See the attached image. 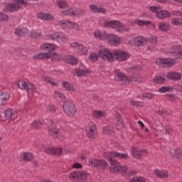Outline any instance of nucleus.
Segmentation results:
<instances>
[{
    "label": "nucleus",
    "instance_id": "39",
    "mask_svg": "<svg viewBox=\"0 0 182 182\" xmlns=\"http://www.w3.org/2000/svg\"><path fill=\"white\" fill-rule=\"evenodd\" d=\"M23 157L26 161H31V160L33 159V155L29 152H23Z\"/></svg>",
    "mask_w": 182,
    "mask_h": 182
},
{
    "label": "nucleus",
    "instance_id": "1",
    "mask_svg": "<svg viewBox=\"0 0 182 182\" xmlns=\"http://www.w3.org/2000/svg\"><path fill=\"white\" fill-rule=\"evenodd\" d=\"M105 159H107L110 163L111 166L109 168V171L111 173H117L118 174H122L125 177H130V176L136 175V171H131L127 172L129 168L126 166H122L120 162L116 161L112 157H116L117 159H122V160H127L129 159V154L117 153L115 151L111 152H105L103 154Z\"/></svg>",
    "mask_w": 182,
    "mask_h": 182
},
{
    "label": "nucleus",
    "instance_id": "14",
    "mask_svg": "<svg viewBox=\"0 0 182 182\" xmlns=\"http://www.w3.org/2000/svg\"><path fill=\"white\" fill-rule=\"evenodd\" d=\"M18 87L21 89V90H31V92H34L35 85L30 82H26L23 80H20L18 82Z\"/></svg>",
    "mask_w": 182,
    "mask_h": 182
},
{
    "label": "nucleus",
    "instance_id": "2",
    "mask_svg": "<svg viewBox=\"0 0 182 182\" xmlns=\"http://www.w3.org/2000/svg\"><path fill=\"white\" fill-rule=\"evenodd\" d=\"M105 28H111V29H114L116 32H123L124 31V24L119 21H105L104 23Z\"/></svg>",
    "mask_w": 182,
    "mask_h": 182
},
{
    "label": "nucleus",
    "instance_id": "4",
    "mask_svg": "<svg viewBox=\"0 0 182 182\" xmlns=\"http://www.w3.org/2000/svg\"><path fill=\"white\" fill-rule=\"evenodd\" d=\"M130 58V54L126 51L115 50L112 52V60H118V62H124Z\"/></svg>",
    "mask_w": 182,
    "mask_h": 182
},
{
    "label": "nucleus",
    "instance_id": "44",
    "mask_svg": "<svg viewBox=\"0 0 182 182\" xmlns=\"http://www.w3.org/2000/svg\"><path fill=\"white\" fill-rule=\"evenodd\" d=\"M42 36V33H38L36 31H32L31 33V38L32 39H39Z\"/></svg>",
    "mask_w": 182,
    "mask_h": 182
},
{
    "label": "nucleus",
    "instance_id": "57",
    "mask_svg": "<svg viewBox=\"0 0 182 182\" xmlns=\"http://www.w3.org/2000/svg\"><path fill=\"white\" fill-rule=\"evenodd\" d=\"M171 14L173 16H176V17L181 16V17H182V11H172Z\"/></svg>",
    "mask_w": 182,
    "mask_h": 182
},
{
    "label": "nucleus",
    "instance_id": "46",
    "mask_svg": "<svg viewBox=\"0 0 182 182\" xmlns=\"http://www.w3.org/2000/svg\"><path fill=\"white\" fill-rule=\"evenodd\" d=\"M92 114L96 119H99V117H105V113L102 111H93Z\"/></svg>",
    "mask_w": 182,
    "mask_h": 182
},
{
    "label": "nucleus",
    "instance_id": "9",
    "mask_svg": "<svg viewBox=\"0 0 182 182\" xmlns=\"http://www.w3.org/2000/svg\"><path fill=\"white\" fill-rule=\"evenodd\" d=\"M88 164L91 167H97V168H106V167H107V162H106V161L96 159H90Z\"/></svg>",
    "mask_w": 182,
    "mask_h": 182
},
{
    "label": "nucleus",
    "instance_id": "55",
    "mask_svg": "<svg viewBox=\"0 0 182 182\" xmlns=\"http://www.w3.org/2000/svg\"><path fill=\"white\" fill-rule=\"evenodd\" d=\"M97 55L95 53H92L90 55L89 59L90 60H92V62H96L97 60Z\"/></svg>",
    "mask_w": 182,
    "mask_h": 182
},
{
    "label": "nucleus",
    "instance_id": "49",
    "mask_svg": "<svg viewBox=\"0 0 182 182\" xmlns=\"http://www.w3.org/2000/svg\"><path fill=\"white\" fill-rule=\"evenodd\" d=\"M9 19L8 15L0 11V22H7Z\"/></svg>",
    "mask_w": 182,
    "mask_h": 182
},
{
    "label": "nucleus",
    "instance_id": "33",
    "mask_svg": "<svg viewBox=\"0 0 182 182\" xmlns=\"http://www.w3.org/2000/svg\"><path fill=\"white\" fill-rule=\"evenodd\" d=\"M146 38L144 37L139 36L135 39V45L136 46H144V45H146Z\"/></svg>",
    "mask_w": 182,
    "mask_h": 182
},
{
    "label": "nucleus",
    "instance_id": "22",
    "mask_svg": "<svg viewBox=\"0 0 182 182\" xmlns=\"http://www.w3.org/2000/svg\"><path fill=\"white\" fill-rule=\"evenodd\" d=\"M90 9L92 11V12H96L97 14H106L107 10L103 7H99L96 4L90 5Z\"/></svg>",
    "mask_w": 182,
    "mask_h": 182
},
{
    "label": "nucleus",
    "instance_id": "42",
    "mask_svg": "<svg viewBox=\"0 0 182 182\" xmlns=\"http://www.w3.org/2000/svg\"><path fill=\"white\" fill-rule=\"evenodd\" d=\"M154 81L157 85H161V83H164V82H166V78L163 76H157L154 79Z\"/></svg>",
    "mask_w": 182,
    "mask_h": 182
},
{
    "label": "nucleus",
    "instance_id": "50",
    "mask_svg": "<svg viewBox=\"0 0 182 182\" xmlns=\"http://www.w3.org/2000/svg\"><path fill=\"white\" fill-rule=\"evenodd\" d=\"M171 88L169 86H163L159 89V92L161 93H166V92H171Z\"/></svg>",
    "mask_w": 182,
    "mask_h": 182
},
{
    "label": "nucleus",
    "instance_id": "17",
    "mask_svg": "<svg viewBox=\"0 0 182 182\" xmlns=\"http://www.w3.org/2000/svg\"><path fill=\"white\" fill-rule=\"evenodd\" d=\"M132 151L135 159H140L141 156H147V151L146 149H137L136 147L132 148Z\"/></svg>",
    "mask_w": 182,
    "mask_h": 182
},
{
    "label": "nucleus",
    "instance_id": "61",
    "mask_svg": "<svg viewBox=\"0 0 182 182\" xmlns=\"http://www.w3.org/2000/svg\"><path fill=\"white\" fill-rule=\"evenodd\" d=\"M156 113H157V114H159V116H163L164 114H166V111L163 110V109H159L155 111Z\"/></svg>",
    "mask_w": 182,
    "mask_h": 182
},
{
    "label": "nucleus",
    "instance_id": "59",
    "mask_svg": "<svg viewBox=\"0 0 182 182\" xmlns=\"http://www.w3.org/2000/svg\"><path fill=\"white\" fill-rule=\"evenodd\" d=\"M48 110L50 112V113H56V107L53 105H49L48 107Z\"/></svg>",
    "mask_w": 182,
    "mask_h": 182
},
{
    "label": "nucleus",
    "instance_id": "3",
    "mask_svg": "<svg viewBox=\"0 0 182 182\" xmlns=\"http://www.w3.org/2000/svg\"><path fill=\"white\" fill-rule=\"evenodd\" d=\"M63 109L68 117H73L75 114H76V107L71 101H65L63 102Z\"/></svg>",
    "mask_w": 182,
    "mask_h": 182
},
{
    "label": "nucleus",
    "instance_id": "45",
    "mask_svg": "<svg viewBox=\"0 0 182 182\" xmlns=\"http://www.w3.org/2000/svg\"><path fill=\"white\" fill-rule=\"evenodd\" d=\"M160 9H161V7L160 6H149V11H151V12H153L154 14H156V15H157L158 12L160 11Z\"/></svg>",
    "mask_w": 182,
    "mask_h": 182
},
{
    "label": "nucleus",
    "instance_id": "53",
    "mask_svg": "<svg viewBox=\"0 0 182 182\" xmlns=\"http://www.w3.org/2000/svg\"><path fill=\"white\" fill-rule=\"evenodd\" d=\"M54 95L55 97H58V99H61V100H65V95L58 91H55L54 92Z\"/></svg>",
    "mask_w": 182,
    "mask_h": 182
},
{
    "label": "nucleus",
    "instance_id": "47",
    "mask_svg": "<svg viewBox=\"0 0 182 182\" xmlns=\"http://www.w3.org/2000/svg\"><path fill=\"white\" fill-rule=\"evenodd\" d=\"M139 26H147V25H151V21H146V20H139L137 23Z\"/></svg>",
    "mask_w": 182,
    "mask_h": 182
},
{
    "label": "nucleus",
    "instance_id": "10",
    "mask_svg": "<svg viewBox=\"0 0 182 182\" xmlns=\"http://www.w3.org/2000/svg\"><path fill=\"white\" fill-rule=\"evenodd\" d=\"M48 134L54 137V139H58V140H62L63 139V135L60 132V129L54 126L48 127Z\"/></svg>",
    "mask_w": 182,
    "mask_h": 182
},
{
    "label": "nucleus",
    "instance_id": "32",
    "mask_svg": "<svg viewBox=\"0 0 182 182\" xmlns=\"http://www.w3.org/2000/svg\"><path fill=\"white\" fill-rule=\"evenodd\" d=\"M50 55V59H51L52 62H59L62 59V56L56 53H48Z\"/></svg>",
    "mask_w": 182,
    "mask_h": 182
},
{
    "label": "nucleus",
    "instance_id": "34",
    "mask_svg": "<svg viewBox=\"0 0 182 182\" xmlns=\"http://www.w3.org/2000/svg\"><path fill=\"white\" fill-rule=\"evenodd\" d=\"M76 76L80 77V76H85L87 73H92V72L90 70H80L79 68H76L75 70Z\"/></svg>",
    "mask_w": 182,
    "mask_h": 182
},
{
    "label": "nucleus",
    "instance_id": "28",
    "mask_svg": "<svg viewBox=\"0 0 182 182\" xmlns=\"http://www.w3.org/2000/svg\"><path fill=\"white\" fill-rule=\"evenodd\" d=\"M33 59H36V60H40L41 59H50V54H49V53H41L34 55Z\"/></svg>",
    "mask_w": 182,
    "mask_h": 182
},
{
    "label": "nucleus",
    "instance_id": "24",
    "mask_svg": "<svg viewBox=\"0 0 182 182\" xmlns=\"http://www.w3.org/2000/svg\"><path fill=\"white\" fill-rule=\"evenodd\" d=\"M57 46L55 44L45 43L41 46V50H47L48 53H50V52H53V50H55Z\"/></svg>",
    "mask_w": 182,
    "mask_h": 182
},
{
    "label": "nucleus",
    "instance_id": "23",
    "mask_svg": "<svg viewBox=\"0 0 182 182\" xmlns=\"http://www.w3.org/2000/svg\"><path fill=\"white\" fill-rule=\"evenodd\" d=\"M61 14L63 16H75L76 15V8L71 7L67 10L61 11Z\"/></svg>",
    "mask_w": 182,
    "mask_h": 182
},
{
    "label": "nucleus",
    "instance_id": "35",
    "mask_svg": "<svg viewBox=\"0 0 182 182\" xmlns=\"http://www.w3.org/2000/svg\"><path fill=\"white\" fill-rule=\"evenodd\" d=\"M57 6H58L60 9H68V8H69V4L65 0H59L57 1Z\"/></svg>",
    "mask_w": 182,
    "mask_h": 182
},
{
    "label": "nucleus",
    "instance_id": "40",
    "mask_svg": "<svg viewBox=\"0 0 182 182\" xmlns=\"http://www.w3.org/2000/svg\"><path fill=\"white\" fill-rule=\"evenodd\" d=\"M60 35H62V33L60 32H54L50 35V38L52 41H58V39H60Z\"/></svg>",
    "mask_w": 182,
    "mask_h": 182
},
{
    "label": "nucleus",
    "instance_id": "63",
    "mask_svg": "<svg viewBox=\"0 0 182 182\" xmlns=\"http://www.w3.org/2000/svg\"><path fill=\"white\" fill-rule=\"evenodd\" d=\"M82 164L79 163H75L73 166V168H82Z\"/></svg>",
    "mask_w": 182,
    "mask_h": 182
},
{
    "label": "nucleus",
    "instance_id": "64",
    "mask_svg": "<svg viewBox=\"0 0 182 182\" xmlns=\"http://www.w3.org/2000/svg\"><path fill=\"white\" fill-rule=\"evenodd\" d=\"M146 97L151 100V99H153V95L151 93H148L146 95Z\"/></svg>",
    "mask_w": 182,
    "mask_h": 182
},
{
    "label": "nucleus",
    "instance_id": "5",
    "mask_svg": "<svg viewBox=\"0 0 182 182\" xmlns=\"http://www.w3.org/2000/svg\"><path fill=\"white\" fill-rule=\"evenodd\" d=\"M89 173L85 171H73L70 173L69 178L72 181H80V180H86Z\"/></svg>",
    "mask_w": 182,
    "mask_h": 182
},
{
    "label": "nucleus",
    "instance_id": "37",
    "mask_svg": "<svg viewBox=\"0 0 182 182\" xmlns=\"http://www.w3.org/2000/svg\"><path fill=\"white\" fill-rule=\"evenodd\" d=\"M63 89H65V90H75V88H73V85L69 83L68 81L63 82Z\"/></svg>",
    "mask_w": 182,
    "mask_h": 182
},
{
    "label": "nucleus",
    "instance_id": "7",
    "mask_svg": "<svg viewBox=\"0 0 182 182\" xmlns=\"http://www.w3.org/2000/svg\"><path fill=\"white\" fill-rule=\"evenodd\" d=\"M98 56L102 58L104 60H109L112 62L113 60V53H111L109 49L106 48H101L98 52Z\"/></svg>",
    "mask_w": 182,
    "mask_h": 182
},
{
    "label": "nucleus",
    "instance_id": "30",
    "mask_svg": "<svg viewBox=\"0 0 182 182\" xmlns=\"http://www.w3.org/2000/svg\"><path fill=\"white\" fill-rule=\"evenodd\" d=\"M95 38L99 39L100 41H105L106 40V33H103L99 30H97L94 32Z\"/></svg>",
    "mask_w": 182,
    "mask_h": 182
},
{
    "label": "nucleus",
    "instance_id": "16",
    "mask_svg": "<svg viewBox=\"0 0 182 182\" xmlns=\"http://www.w3.org/2000/svg\"><path fill=\"white\" fill-rule=\"evenodd\" d=\"M156 64L161 68H171L174 65L170 58H161L156 61Z\"/></svg>",
    "mask_w": 182,
    "mask_h": 182
},
{
    "label": "nucleus",
    "instance_id": "20",
    "mask_svg": "<svg viewBox=\"0 0 182 182\" xmlns=\"http://www.w3.org/2000/svg\"><path fill=\"white\" fill-rule=\"evenodd\" d=\"M9 99H11V95L8 92H2L0 95V106H5Z\"/></svg>",
    "mask_w": 182,
    "mask_h": 182
},
{
    "label": "nucleus",
    "instance_id": "25",
    "mask_svg": "<svg viewBox=\"0 0 182 182\" xmlns=\"http://www.w3.org/2000/svg\"><path fill=\"white\" fill-rule=\"evenodd\" d=\"M154 173L159 178H167L168 177V172L167 171L155 169Z\"/></svg>",
    "mask_w": 182,
    "mask_h": 182
},
{
    "label": "nucleus",
    "instance_id": "52",
    "mask_svg": "<svg viewBox=\"0 0 182 182\" xmlns=\"http://www.w3.org/2000/svg\"><path fill=\"white\" fill-rule=\"evenodd\" d=\"M116 122L117 124H122V126H124V123H123V118H122L120 114H117L116 116Z\"/></svg>",
    "mask_w": 182,
    "mask_h": 182
},
{
    "label": "nucleus",
    "instance_id": "31",
    "mask_svg": "<svg viewBox=\"0 0 182 182\" xmlns=\"http://www.w3.org/2000/svg\"><path fill=\"white\" fill-rule=\"evenodd\" d=\"M159 29L161 32H168L170 31V24L164 22L160 23L159 24Z\"/></svg>",
    "mask_w": 182,
    "mask_h": 182
},
{
    "label": "nucleus",
    "instance_id": "26",
    "mask_svg": "<svg viewBox=\"0 0 182 182\" xmlns=\"http://www.w3.org/2000/svg\"><path fill=\"white\" fill-rule=\"evenodd\" d=\"M15 35L17 36L25 37L26 35H28V28L25 27L17 28L15 31Z\"/></svg>",
    "mask_w": 182,
    "mask_h": 182
},
{
    "label": "nucleus",
    "instance_id": "54",
    "mask_svg": "<svg viewBox=\"0 0 182 182\" xmlns=\"http://www.w3.org/2000/svg\"><path fill=\"white\" fill-rule=\"evenodd\" d=\"M45 81L47 82V83H50L52 86L56 85V82H55L50 77H46Z\"/></svg>",
    "mask_w": 182,
    "mask_h": 182
},
{
    "label": "nucleus",
    "instance_id": "8",
    "mask_svg": "<svg viewBox=\"0 0 182 182\" xmlns=\"http://www.w3.org/2000/svg\"><path fill=\"white\" fill-rule=\"evenodd\" d=\"M86 133L89 139H95L97 136V129L96 124L94 122H90L86 129Z\"/></svg>",
    "mask_w": 182,
    "mask_h": 182
},
{
    "label": "nucleus",
    "instance_id": "62",
    "mask_svg": "<svg viewBox=\"0 0 182 182\" xmlns=\"http://www.w3.org/2000/svg\"><path fill=\"white\" fill-rule=\"evenodd\" d=\"M60 39L61 41V42H68V37H66L65 36H63L62 34H60Z\"/></svg>",
    "mask_w": 182,
    "mask_h": 182
},
{
    "label": "nucleus",
    "instance_id": "27",
    "mask_svg": "<svg viewBox=\"0 0 182 182\" xmlns=\"http://www.w3.org/2000/svg\"><path fill=\"white\" fill-rule=\"evenodd\" d=\"M37 18L38 19H43V21H51V19H53L52 15L44 13H38Z\"/></svg>",
    "mask_w": 182,
    "mask_h": 182
},
{
    "label": "nucleus",
    "instance_id": "21",
    "mask_svg": "<svg viewBox=\"0 0 182 182\" xmlns=\"http://www.w3.org/2000/svg\"><path fill=\"white\" fill-rule=\"evenodd\" d=\"M156 18L159 19H166V18H170L171 16V13L167 10H159L157 14H156Z\"/></svg>",
    "mask_w": 182,
    "mask_h": 182
},
{
    "label": "nucleus",
    "instance_id": "19",
    "mask_svg": "<svg viewBox=\"0 0 182 182\" xmlns=\"http://www.w3.org/2000/svg\"><path fill=\"white\" fill-rule=\"evenodd\" d=\"M5 117L7 120H15L18 117V114L12 109H9L5 111Z\"/></svg>",
    "mask_w": 182,
    "mask_h": 182
},
{
    "label": "nucleus",
    "instance_id": "38",
    "mask_svg": "<svg viewBox=\"0 0 182 182\" xmlns=\"http://www.w3.org/2000/svg\"><path fill=\"white\" fill-rule=\"evenodd\" d=\"M112 133H114V129L110 125H108L103 129L104 134H112Z\"/></svg>",
    "mask_w": 182,
    "mask_h": 182
},
{
    "label": "nucleus",
    "instance_id": "12",
    "mask_svg": "<svg viewBox=\"0 0 182 182\" xmlns=\"http://www.w3.org/2000/svg\"><path fill=\"white\" fill-rule=\"evenodd\" d=\"M106 41L109 43V45H113V46H117L120 44L121 39L117 35L114 34H108L106 36Z\"/></svg>",
    "mask_w": 182,
    "mask_h": 182
},
{
    "label": "nucleus",
    "instance_id": "51",
    "mask_svg": "<svg viewBox=\"0 0 182 182\" xmlns=\"http://www.w3.org/2000/svg\"><path fill=\"white\" fill-rule=\"evenodd\" d=\"M42 125V123L41 122V120H35L32 123V127L34 129H39L41 126Z\"/></svg>",
    "mask_w": 182,
    "mask_h": 182
},
{
    "label": "nucleus",
    "instance_id": "58",
    "mask_svg": "<svg viewBox=\"0 0 182 182\" xmlns=\"http://www.w3.org/2000/svg\"><path fill=\"white\" fill-rule=\"evenodd\" d=\"M72 28H73L76 31H79V29H80L79 25H77V23H73L71 21V24L70 26V29H72Z\"/></svg>",
    "mask_w": 182,
    "mask_h": 182
},
{
    "label": "nucleus",
    "instance_id": "48",
    "mask_svg": "<svg viewBox=\"0 0 182 182\" xmlns=\"http://www.w3.org/2000/svg\"><path fill=\"white\" fill-rule=\"evenodd\" d=\"M129 182H146V178L142 176H137L131 179Z\"/></svg>",
    "mask_w": 182,
    "mask_h": 182
},
{
    "label": "nucleus",
    "instance_id": "13",
    "mask_svg": "<svg viewBox=\"0 0 182 182\" xmlns=\"http://www.w3.org/2000/svg\"><path fill=\"white\" fill-rule=\"evenodd\" d=\"M71 48H73L74 49H76L77 53L79 55H87V50L83 46V44H80L77 42L72 43L70 44Z\"/></svg>",
    "mask_w": 182,
    "mask_h": 182
},
{
    "label": "nucleus",
    "instance_id": "11",
    "mask_svg": "<svg viewBox=\"0 0 182 182\" xmlns=\"http://www.w3.org/2000/svg\"><path fill=\"white\" fill-rule=\"evenodd\" d=\"M115 73L117 75L115 80L119 82L120 85H130V80L123 73L120 72L119 70H116Z\"/></svg>",
    "mask_w": 182,
    "mask_h": 182
},
{
    "label": "nucleus",
    "instance_id": "36",
    "mask_svg": "<svg viewBox=\"0 0 182 182\" xmlns=\"http://www.w3.org/2000/svg\"><path fill=\"white\" fill-rule=\"evenodd\" d=\"M72 21H60L59 23L60 26H61L63 29H70V24Z\"/></svg>",
    "mask_w": 182,
    "mask_h": 182
},
{
    "label": "nucleus",
    "instance_id": "60",
    "mask_svg": "<svg viewBox=\"0 0 182 182\" xmlns=\"http://www.w3.org/2000/svg\"><path fill=\"white\" fill-rule=\"evenodd\" d=\"M172 130H173V129L170 126H166L165 128V132H166V134H168V135L171 134Z\"/></svg>",
    "mask_w": 182,
    "mask_h": 182
},
{
    "label": "nucleus",
    "instance_id": "29",
    "mask_svg": "<svg viewBox=\"0 0 182 182\" xmlns=\"http://www.w3.org/2000/svg\"><path fill=\"white\" fill-rule=\"evenodd\" d=\"M65 62L67 63H69V65H77V58L76 57H74L73 55H67L65 58Z\"/></svg>",
    "mask_w": 182,
    "mask_h": 182
},
{
    "label": "nucleus",
    "instance_id": "56",
    "mask_svg": "<svg viewBox=\"0 0 182 182\" xmlns=\"http://www.w3.org/2000/svg\"><path fill=\"white\" fill-rule=\"evenodd\" d=\"M174 153L176 154V157H177V158L182 157V149H175Z\"/></svg>",
    "mask_w": 182,
    "mask_h": 182
},
{
    "label": "nucleus",
    "instance_id": "43",
    "mask_svg": "<svg viewBox=\"0 0 182 182\" xmlns=\"http://www.w3.org/2000/svg\"><path fill=\"white\" fill-rule=\"evenodd\" d=\"M171 23L174 26H178L180 25L182 26V18H173L171 21Z\"/></svg>",
    "mask_w": 182,
    "mask_h": 182
},
{
    "label": "nucleus",
    "instance_id": "6",
    "mask_svg": "<svg viewBox=\"0 0 182 182\" xmlns=\"http://www.w3.org/2000/svg\"><path fill=\"white\" fill-rule=\"evenodd\" d=\"M168 53L174 59H182V47L181 46H172L169 48Z\"/></svg>",
    "mask_w": 182,
    "mask_h": 182
},
{
    "label": "nucleus",
    "instance_id": "15",
    "mask_svg": "<svg viewBox=\"0 0 182 182\" xmlns=\"http://www.w3.org/2000/svg\"><path fill=\"white\" fill-rule=\"evenodd\" d=\"M43 149L47 154H55L56 156H60L63 151L62 148H49L46 146H43Z\"/></svg>",
    "mask_w": 182,
    "mask_h": 182
},
{
    "label": "nucleus",
    "instance_id": "18",
    "mask_svg": "<svg viewBox=\"0 0 182 182\" xmlns=\"http://www.w3.org/2000/svg\"><path fill=\"white\" fill-rule=\"evenodd\" d=\"M166 77L170 80H173L175 82L177 80H181V73L171 71L167 73Z\"/></svg>",
    "mask_w": 182,
    "mask_h": 182
},
{
    "label": "nucleus",
    "instance_id": "41",
    "mask_svg": "<svg viewBox=\"0 0 182 182\" xmlns=\"http://www.w3.org/2000/svg\"><path fill=\"white\" fill-rule=\"evenodd\" d=\"M146 42H149V43H152L153 45H156L157 43V37L152 36L146 38Z\"/></svg>",
    "mask_w": 182,
    "mask_h": 182
}]
</instances>
